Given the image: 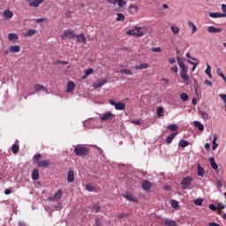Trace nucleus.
I'll return each instance as SVG.
<instances>
[{"instance_id": "22", "label": "nucleus", "mask_w": 226, "mask_h": 226, "mask_svg": "<svg viewBox=\"0 0 226 226\" xmlns=\"http://www.w3.org/2000/svg\"><path fill=\"white\" fill-rule=\"evenodd\" d=\"M34 89H35V91H44L45 93H48L47 87H45L40 84H35Z\"/></svg>"}, {"instance_id": "9", "label": "nucleus", "mask_w": 226, "mask_h": 226, "mask_svg": "<svg viewBox=\"0 0 226 226\" xmlns=\"http://www.w3.org/2000/svg\"><path fill=\"white\" fill-rule=\"evenodd\" d=\"M107 79H99L96 82L94 83V89H98L100 87H103V86H105V84H107Z\"/></svg>"}, {"instance_id": "17", "label": "nucleus", "mask_w": 226, "mask_h": 226, "mask_svg": "<svg viewBox=\"0 0 226 226\" xmlns=\"http://www.w3.org/2000/svg\"><path fill=\"white\" fill-rule=\"evenodd\" d=\"M76 38H77V41L79 43H86V41H87L86 35H84V34L76 35Z\"/></svg>"}, {"instance_id": "18", "label": "nucleus", "mask_w": 226, "mask_h": 226, "mask_svg": "<svg viewBox=\"0 0 226 226\" xmlns=\"http://www.w3.org/2000/svg\"><path fill=\"white\" fill-rule=\"evenodd\" d=\"M32 179L33 181H38L40 179V171L38 170H34L32 172Z\"/></svg>"}, {"instance_id": "34", "label": "nucleus", "mask_w": 226, "mask_h": 226, "mask_svg": "<svg viewBox=\"0 0 226 226\" xmlns=\"http://www.w3.org/2000/svg\"><path fill=\"white\" fill-rule=\"evenodd\" d=\"M8 40H9V41H13L14 40H19V35H17L16 34H9Z\"/></svg>"}, {"instance_id": "41", "label": "nucleus", "mask_w": 226, "mask_h": 226, "mask_svg": "<svg viewBox=\"0 0 226 226\" xmlns=\"http://www.w3.org/2000/svg\"><path fill=\"white\" fill-rule=\"evenodd\" d=\"M205 73H207V75L209 77V79H213V76L211 75V65L210 64L207 65Z\"/></svg>"}, {"instance_id": "26", "label": "nucleus", "mask_w": 226, "mask_h": 226, "mask_svg": "<svg viewBox=\"0 0 226 226\" xmlns=\"http://www.w3.org/2000/svg\"><path fill=\"white\" fill-rule=\"evenodd\" d=\"M3 15L5 17V19H10L13 17V12H11L10 10H5Z\"/></svg>"}, {"instance_id": "40", "label": "nucleus", "mask_w": 226, "mask_h": 226, "mask_svg": "<svg viewBox=\"0 0 226 226\" xmlns=\"http://www.w3.org/2000/svg\"><path fill=\"white\" fill-rule=\"evenodd\" d=\"M40 160H41V154L34 155V157H33L34 163H38V162H40Z\"/></svg>"}, {"instance_id": "56", "label": "nucleus", "mask_w": 226, "mask_h": 226, "mask_svg": "<svg viewBox=\"0 0 226 226\" xmlns=\"http://www.w3.org/2000/svg\"><path fill=\"white\" fill-rule=\"evenodd\" d=\"M177 61L178 66H180V68L185 66V62H183V60L181 58H177Z\"/></svg>"}, {"instance_id": "61", "label": "nucleus", "mask_w": 226, "mask_h": 226, "mask_svg": "<svg viewBox=\"0 0 226 226\" xmlns=\"http://www.w3.org/2000/svg\"><path fill=\"white\" fill-rule=\"evenodd\" d=\"M209 209H211L212 211H216L217 207H216V206H215L214 204H211V205L209 206Z\"/></svg>"}, {"instance_id": "20", "label": "nucleus", "mask_w": 226, "mask_h": 226, "mask_svg": "<svg viewBox=\"0 0 226 226\" xmlns=\"http://www.w3.org/2000/svg\"><path fill=\"white\" fill-rule=\"evenodd\" d=\"M176 135H177V132L171 133L166 139L167 144H172V141L176 139Z\"/></svg>"}, {"instance_id": "50", "label": "nucleus", "mask_w": 226, "mask_h": 226, "mask_svg": "<svg viewBox=\"0 0 226 226\" xmlns=\"http://www.w3.org/2000/svg\"><path fill=\"white\" fill-rule=\"evenodd\" d=\"M132 124H137V126H140L142 124V122L140 120L136 119V120H131Z\"/></svg>"}, {"instance_id": "24", "label": "nucleus", "mask_w": 226, "mask_h": 226, "mask_svg": "<svg viewBox=\"0 0 226 226\" xmlns=\"http://www.w3.org/2000/svg\"><path fill=\"white\" fill-rule=\"evenodd\" d=\"M126 19V17L124 16V14L123 13H117V22H124V20Z\"/></svg>"}, {"instance_id": "21", "label": "nucleus", "mask_w": 226, "mask_h": 226, "mask_svg": "<svg viewBox=\"0 0 226 226\" xmlns=\"http://www.w3.org/2000/svg\"><path fill=\"white\" fill-rule=\"evenodd\" d=\"M164 224L166 226H177V224L176 223V221L170 220V219H165L164 220Z\"/></svg>"}, {"instance_id": "2", "label": "nucleus", "mask_w": 226, "mask_h": 226, "mask_svg": "<svg viewBox=\"0 0 226 226\" xmlns=\"http://www.w3.org/2000/svg\"><path fill=\"white\" fill-rule=\"evenodd\" d=\"M74 154L76 156H80L81 158H84L89 154V148L82 146H78L74 148Z\"/></svg>"}, {"instance_id": "46", "label": "nucleus", "mask_w": 226, "mask_h": 226, "mask_svg": "<svg viewBox=\"0 0 226 226\" xmlns=\"http://www.w3.org/2000/svg\"><path fill=\"white\" fill-rule=\"evenodd\" d=\"M168 130H170V132H176L177 130V126L176 124H170L168 126Z\"/></svg>"}, {"instance_id": "8", "label": "nucleus", "mask_w": 226, "mask_h": 226, "mask_svg": "<svg viewBox=\"0 0 226 226\" xmlns=\"http://www.w3.org/2000/svg\"><path fill=\"white\" fill-rule=\"evenodd\" d=\"M139 12V6L136 4H130L128 7V13H130V15H135Z\"/></svg>"}, {"instance_id": "29", "label": "nucleus", "mask_w": 226, "mask_h": 226, "mask_svg": "<svg viewBox=\"0 0 226 226\" xmlns=\"http://www.w3.org/2000/svg\"><path fill=\"white\" fill-rule=\"evenodd\" d=\"M19 149H20V147H19L18 144H13L11 147V152L13 153V154H18Z\"/></svg>"}, {"instance_id": "13", "label": "nucleus", "mask_w": 226, "mask_h": 226, "mask_svg": "<svg viewBox=\"0 0 226 226\" xmlns=\"http://www.w3.org/2000/svg\"><path fill=\"white\" fill-rule=\"evenodd\" d=\"M153 186V185L151 184V182L145 180L142 184V189L145 192H149V190H151V187Z\"/></svg>"}, {"instance_id": "36", "label": "nucleus", "mask_w": 226, "mask_h": 226, "mask_svg": "<svg viewBox=\"0 0 226 226\" xmlns=\"http://www.w3.org/2000/svg\"><path fill=\"white\" fill-rule=\"evenodd\" d=\"M190 96H188V94L186 93H182L180 94V99L182 100V102H188Z\"/></svg>"}, {"instance_id": "15", "label": "nucleus", "mask_w": 226, "mask_h": 226, "mask_svg": "<svg viewBox=\"0 0 226 226\" xmlns=\"http://www.w3.org/2000/svg\"><path fill=\"white\" fill-rule=\"evenodd\" d=\"M147 68H149V64L146 63H142L134 66V70H147Z\"/></svg>"}, {"instance_id": "4", "label": "nucleus", "mask_w": 226, "mask_h": 226, "mask_svg": "<svg viewBox=\"0 0 226 226\" xmlns=\"http://www.w3.org/2000/svg\"><path fill=\"white\" fill-rule=\"evenodd\" d=\"M192 182H193V177L190 176L184 177L181 181L183 190H190V186H192Z\"/></svg>"}, {"instance_id": "11", "label": "nucleus", "mask_w": 226, "mask_h": 226, "mask_svg": "<svg viewBox=\"0 0 226 226\" xmlns=\"http://www.w3.org/2000/svg\"><path fill=\"white\" fill-rule=\"evenodd\" d=\"M38 167H43L44 169H47V167L50 166V161L49 160H43V161H39L37 162Z\"/></svg>"}, {"instance_id": "38", "label": "nucleus", "mask_w": 226, "mask_h": 226, "mask_svg": "<svg viewBox=\"0 0 226 226\" xmlns=\"http://www.w3.org/2000/svg\"><path fill=\"white\" fill-rule=\"evenodd\" d=\"M190 143H188V141L185 140V139H181L178 143V146L180 147H186L187 146H189Z\"/></svg>"}, {"instance_id": "1", "label": "nucleus", "mask_w": 226, "mask_h": 226, "mask_svg": "<svg viewBox=\"0 0 226 226\" xmlns=\"http://www.w3.org/2000/svg\"><path fill=\"white\" fill-rule=\"evenodd\" d=\"M126 34H128V36H136L137 38H141V36H144V27L135 26L133 29L128 30Z\"/></svg>"}, {"instance_id": "64", "label": "nucleus", "mask_w": 226, "mask_h": 226, "mask_svg": "<svg viewBox=\"0 0 226 226\" xmlns=\"http://www.w3.org/2000/svg\"><path fill=\"white\" fill-rule=\"evenodd\" d=\"M18 226H27L25 222H19Z\"/></svg>"}, {"instance_id": "48", "label": "nucleus", "mask_w": 226, "mask_h": 226, "mask_svg": "<svg viewBox=\"0 0 226 226\" xmlns=\"http://www.w3.org/2000/svg\"><path fill=\"white\" fill-rule=\"evenodd\" d=\"M202 202H204V200L198 198L197 200H195L194 203L196 206H202Z\"/></svg>"}, {"instance_id": "14", "label": "nucleus", "mask_w": 226, "mask_h": 226, "mask_svg": "<svg viewBox=\"0 0 226 226\" xmlns=\"http://www.w3.org/2000/svg\"><path fill=\"white\" fill-rule=\"evenodd\" d=\"M67 181L68 183H73L75 181V173L72 170L68 172Z\"/></svg>"}, {"instance_id": "7", "label": "nucleus", "mask_w": 226, "mask_h": 226, "mask_svg": "<svg viewBox=\"0 0 226 226\" xmlns=\"http://www.w3.org/2000/svg\"><path fill=\"white\" fill-rule=\"evenodd\" d=\"M30 8H38L40 4H42L44 0H26Z\"/></svg>"}, {"instance_id": "51", "label": "nucleus", "mask_w": 226, "mask_h": 226, "mask_svg": "<svg viewBox=\"0 0 226 226\" xmlns=\"http://www.w3.org/2000/svg\"><path fill=\"white\" fill-rule=\"evenodd\" d=\"M170 29L174 34H177V33H179V27L177 26H171Z\"/></svg>"}, {"instance_id": "32", "label": "nucleus", "mask_w": 226, "mask_h": 226, "mask_svg": "<svg viewBox=\"0 0 226 226\" xmlns=\"http://www.w3.org/2000/svg\"><path fill=\"white\" fill-rule=\"evenodd\" d=\"M204 174H205V172H204V168H202V167L200 166V164H198V176H199L200 177H204Z\"/></svg>"}, {"instance_id": "63", "label": "nucleus", "mask_w": 226, "mask_h": 226, "mask_svg": "<svg viewBox=\"0 0 226 226\" xmlns=\"http://www.w3.org/2000/svg\"><path fill=\"white\" fill-rule=\"evenodd\" d=\"M208 226H220V224H218L215 222H208Z\"/></svg>"}, {"instance_id": "33", "label": "nucleus", "mask_w": 226, "mask_h": 226, "mask_svg": "<svg viewBox=\"0 0 226 226\" xmlns=\"http://www.w3.org/2000/svg\"><path fill=\"white\" fill-rule=\"evenodd\" d=\"M188 26L190 29H192V34H195V33H197V26H195L194 23L192 21L188 22Z\"/></svg>"}, {"instance_id": "39", "label": "nucleus", "mask_w": 226, "mask_h": 226, "mask_svg": "<svg viewBox=\"0 0 226 226\" xmlns=\"http://www.w3.org/2000/svg\"><path fill=\"white\" fill-rule=\"evenodd\" d=\"M120 73H122L123 75H133V72H132V71H130L129 69H122L120 71Z\"/></svg>"}, {"instance_id": "28", "label": "nucleus", "mask_w": 226, "mask_h": 226, "mask_svg": "<svg viewBox=\"0 0 226 226\" xmlns=\"http://www.w3.org/2000/svg\"><path fill=\"white\" fill-rule=\"evenodd\" d=\"M194 126L198 128L200 132H204V125L199 121H194Z\"/></svg>"}, {"instance_id": "16", "label": "nucleus", "mask_w": 226, "mask_h": 226, "mask_svg": "<svg viewBox=\"0 0 226 226\" xmlns=\"http://www.w3.org/2000/svg\"><path fill=\"white\" fill-rule=\"evenodd\" d=\"M207 31H208V33L216 34V33H222V28H216L213 26H210L207 27Z\"/></svg>"}, {"instance_id": "37", "label": "nucleus", "mask_w": 226, "mask_h": 226, "mask_svg": "<svg viewBox=\"0 0 226 226\" xmlns=\"http://www.w3.org/2000/svg\"><path fill=\"white\" fill-rule=\"evenodd\" d=\"M216 73H217V75H219L220 77H222V79L224 80V82H226V77H225V75L223 74V72H222V69L217 68Z\"/></svg>"}, {"instance_id": "42", "label": "nucleus", "mask_w": 226, "mask_h": 226, "mask_svg": "<svg viewBox=\"0 0 226 226\" xmlns=\"http://www.w3.org/2000/svg\"><path fill=\"white\" fill-rule=\"evenodd\" d=\"M93 73V69L89 68L85 71V75L83 76V79H87L89 75Z\"/></svg>"}, {"instance_id": "52", "label": "nucleus", "mask_w": 226, "mask_h": 226, "mask_svg": "<svg viewBox=\"0 0 226 226\" xmlns=\"http://www.w3.org/2000/svg\"><path fill=\"white\" fill-rule=\"evenodd\" d=\"M128 214H120L117 215L118 220H123V218H128Z\"/></svg>"}, {"instance_id": "60", "label": "nucleus", "mask_w": 226, "mask_h": 226, "mask_svg": "<svg viewBox=\"0 0 226 226\" xmlns=\"http://www.w3.org/2000/svg\"><path fill=\"white\" fill-rule=\"evenodd\" d=\"M221 8H222V11L226 15V4H222Z\"/></svg>"}, {"instance_id": "47", "label": "nucleus", "mask_w": 226, "mask_h": 226, "mask_svg": "<svg viewBox=\"0 0 226 226\" xmlns=\"http://www.w3.org/2000/svg\"><path fill=\"white\" fill-rule=\"evenodd\" d=\"M171 206L174 207V209H177V207H179V202L177 200H171Z\"/></svg>"}, {"instance_id": "12", "label": "nucleus", "mask_w": 226, "mask_h": 226, "mask_svg": "<svg viewBox=\"0 0 226 226\" xmlns=\"http://www.w3.org/2000/svg\"><path fill=\"white\" fill-rule=\"evenodd\" d=\"M124 199H126L127 200H131V202H139V200L135 197H133V194L131 193H125L123 194Z\"/></svg>"}, {"instance_id": "62", "label": "nucleus", "mask_w": 226, "mask_h": 226, "mask_svg": "<svg viewBox=\"0 0 226 226\" xmlns=\"http://www.w3.org/2000/svg\"><path fill=\"white\" fill-rule=\"evenodd\" d=\"M169 63H170V64H174V63H176V58L170 57V58L169 59Z\"/></svg>"}, {"instance_id": "25", "label": "nucleus", "mask_w": 226, "mask_h": 226, "mask_svg": "<svg viewBox=\"0 0 226 226\" xmlns=\"http://www.w3.org/2000/svg\"><path fill=\"white\" fill-rule=\"evenodd\" d=\"M10 52H12L13 54H16L17 52H20V46L19 45L11 46Z\"/></svg>"}, {"instance_id": "5", "label": "nucleus", "mask_w": 226, "mask_h": 226, "mask_svg": "<svg viewBox=\"0 0 226 226\" xmlns=\"http://www.w3.org/2000/svg\"><path fill=\"white\" fill-rule=\"evenodd\" d=\"M109 4H118V8H124L128 2L125 0H106Z\"/></svg>"}, {"instance_id": "35", "label": "nucleus", "mask_w": 226, "mask_h": 226, "mask_svg": "<svg viewBox=\"0 0 226 226\" xmlns=\"http://www.w3.org/2000/svg\"><path fill=\"white\" fill-rule=\"evenodd\" d=\"M188 72H180V77L183 80H186V82L190 81V76L187 74Z\"/></svg>"}, {"instance_id": "19", "label": "nucleus", "mask_w": 226, "mask_h": 226, "mask_svg": "<svg viewBox=\"0 0 226 226\" xmlns=\"http://www.w3.org/2000/svg\"><path fill=\"white\" fill-rule=\"evenodd\" d=\"M115 109L116 110H124V109H126V104L123 102H117Z\"/></svg>"}, {"instance_id": "31", "label": "nucleus", "mask_w": 226, "mask_h": 226, "mask_svg": "<svg viewBox=\"0 0 226 226\" xmlns=\"http://www.w3.org/2000/svg\"><path fill=\"white\" fill-rule=\"evenodd\" d=\"M61 197H63V190H58L55 195H54V199L55 200H59L61 199Z\"/></svg>"}, {"instance_id": "57", "label": "nucleus", "mask_w": 226, "mask_h": 226, "mask_svg": "<svg viewBox=\"0 0 226 226\" xmlns=\"http://www.w3.org/2000/svg\"><path fill=\"white\" fill-rule=\"evenodd\" d=\"M188 63H190V64H192L193 67L192 68V72H195V70L197 68V64H195V62H192L190 60H188Z\"/></svg>"}, {"instance_id": "44", "label": "nucleus", "mask_w": 226, "mask_h": 226, "mask_svg": "<svg viewBox=\"0 0 226 226\" xmlns=\"http://www.w3.org/2000/svg\"><path fill=\"white\" fill-rule=\"evenodd\" d=\"M157 116L158 117H163V109L162 107L157 109Z\"/></svg>"}, {"instance_id": "3", "label": "nucleus", "mask_w": 226, "mask_h": 226, "mask_svg": "<svg viewBox=\"0 0 226 226\" xmlns=\"http://www.w3.org/2000/svg\"><path fill=\"white\" fill-rule=\"evenodd\" d=\"M77 38V35L75 34V31L72 29L64 30L61 34L62 40H75Z\"/></svg>"}, {"instance_id": "27", "label": "nucleus", "mask_w": 226, "mask_h": 226, "mask_svg": "<svg viewBox=\"0 0 226 226\" xmlns=\"http://www.w3.org/2000/svg\"><path fill=\"white\" fill-rule=\"evenodd\" d=\"M210 165L214 170H218V164H216V162L215 161V157L210 158Z\"/></svg>"}, {"instance_id": "53", "label": "nucleus", "mask_w": 226, "mask_h": 226, "mask_svg": "<svg viewBox=\"0 0 226 226\" xmlns=\"http://www.w3.org/2000/svg\"><path fill=\"white\" fill-rule=\"evenodd\" d=\"M101 210H102V207L100 206L93 207V211H94V213H100Z\"/></svg>"}, {"instance_id": "6", "label": "nucleus", "mask_w": 226, "mask_h": 226, "mask_svg": "<svg viewBox=\"0 0 226 226\" xmlns=\"http://www.w3.org/2000/svg\"><path fill=\"white\" fill-rule=\"evenodd\" d=\"M114 117H116V115H114L110 111H107L102 116L100 117V119L101 121H112Z\"/></svg>"}, {"instance_id": "45", "label": "nucleus", "mask_w": 226, "mask_h": 226, "mask_svg": "<svg viewBox=\"0 0 226 226\" xmlns=\"http://www.w3.org/2000/svg\"><path fill=\"white\" fill-rule=\"evenodd\" d=\"M86 190L87 192H94V187L93 186V185L91 184H87L86 185Z\"/></svg>"}, {"instance_id": "30", "label": "nucleus", "mask_w": 226, "mask_h": 226, "mask_svg": "<svg viewBox=\"0 0 226 226\" xmlns=\"http://www.w3.org/2000/svg\"><path fill=\"white\" fill-rule=\"evenodd\" d=\"M218 137L216 136V134H214V139H213V141H212V149L213 151L216 150V147H218V144L216 143V140H217Z\"/></svg>"}, {"instance_id": "58", "label": "nucleus", "mask_w": 226, "mask_h": 226, "mask_svg": "<svg viewBox=\"0 0 226 226\" xmlns=\"http://www.w3.org/2000/svg\"><path fill=\"white\" fill-rule=\"evenodd\" d=\"M217 207L220 211H222V209H223L225 207V205H223V203H218Z\"/></svg>"}, {"instance_id": "59", "label": "nucleus", "mask_w": 226, "mask_h": 226, "mask_svg": "<svg viewBox=\"0 0 226 226\" xmlns=\"http://www.w3.org/2000/svg\"><path fill=\"white\" fill-rule=\"evenodd\" d=\"M152 52H162V48H160V47L153 48Z\"/></svg>"}, {"instance_id": "54", "label": "nucleus", "mask_w": 226, "mask_h": 226, "mask_svg": "<svg viewBox=\"0 0 226 226\" xmlns=\"http://www.w3.org/2000/svg\"><path fill=\"white\" fill-rule=\"evenodd\" d=\"M34 34H36L35 30H33V29L28 30L27 36H34Z\"/></svg>"}, {"instance_id": "43", "label": "nucleus", "mask_w": 226, "mask_h": 226, "mask_svg": "<svg viewBox=\"0 0 226 226\" xmlns=\"http://www.w3.org/2000/svg\"><path fill=\"white\" fill-rule=\"evenodd\" d=\"M200 116L204 121H207V119H209V114H207L204 111L200 112Z\"/></svg>"}, {"instance_id": "10", "label": "nucleus", "mask_w": 226, "mask_h": 226, "mask_svg": "<svg viewBox=\"0 0 226 226\" xmlns=\"http://www.w3.org/2000/svg\"><path fill=\"white\" fill-rule=\"evenodd\" d=\"M209 17H211V19H222L226 18V14L222 12H210Z\"/></svg>"}, {"instance_id": "55", "label": "nucleus", "mask_w": 226, "mask_h": 226, "mask_svg": "<svg viewBox=\"0 0 226 226\" xmlns=\"http://www.w3.org/2000/svg\"><path fill=\"white\" fill-rule=\"evenodd\" d=\"M171 72L174 73H177L179 72V69L177 68V65H174L170 68Z\"/></svg>"}, {"instance_id": "49", "label": "nucleus", "mask_w": 226, "mask_h": 226, "mask_svg": "<svg viewBox=\"0 0 226 226\" xmlns=\"http://www.w3.org/2000/svg\"><path fill=\"white\" fill-rule=\"evenodd\" d=\"M180 73H188V67L186 65L180 67Z\"/></svg>"}, {"instance_id": "23", "label": "nucleus", "mask_w": 226, "mask_h": 226, "mask_svg": "<svg viewBox=\"0 0 226 226\" xmlns=\"http://www.w3.org/2000/svg\"><path fill=\"white\" fill-rule=\"evenodd\" d=\"M75 89V83L73 81H70L67 84V93H72Z\"/></svg>"}]
</instances>
